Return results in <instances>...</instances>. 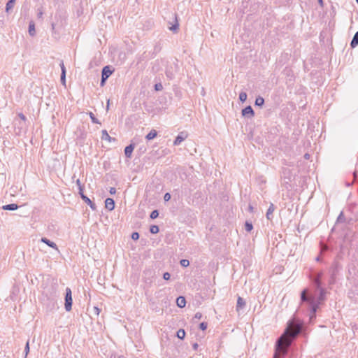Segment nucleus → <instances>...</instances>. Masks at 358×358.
<instances>
[{
    "mask_svg": "<svg viewBox=\"0 0 358 358\" xmlns=\"http://www.w3.org/2000/svg\"><path fill=\"white\" fill-rule=\"evenodd\" d=\"M301 325L294 321H289L285 332L278 339L275 345V353L273 358H278L279 355H285L291 345L292 340L300 333Z\"/></svg>",
    "mask_w": 358,
    "mask_h": 358,
    "instance_id": "f257e3e1",
    "label": "nucleus"
},
{
    "mask_svg": "<svg viewBox=\"0 0 358 358\" xmlns=\"http://www.w3.org/2000/svg\"><path fill=\"white\" fill-rule=\"evenodd\" d=\"M301 299L303 302H308L310 306V319L312 320L313 318L315 317V313L318 308L319 303L315 301L313 297L307 296V289L302 291L301 294Z\"/></svg>",
    "mask_w": 358,
    "mask_h": 358,
    "instance_id": "f03ea898",
    "label": "nucleus"
},
{
    "mask_svg": "<svg viewBox=\"0 0 358 358\" xmlns=\"http://www.w3.org/2000/svg\"><path fill=\"white\" fill-rule=\"evenodd\" d=\"M72 292L70 288L67 287L66 289V295H65V309L66 311H70L72 308Z\"/></svg>",
    "mask_w": 358,
    "mask_h": 358,
    "instance_id": "7ed1b4c3",
    "label": "nucleus"
},
{
    "mask_svg": "<svg viewBox=\"0 0 358 358\" xmlns=\"http://www.w3.org/2000/svg\"><path fill=\"white\" fill-rule=\"evenodd\" d=\"M112 71L110 70L108 66L103 67L102 70V76H101V85H103L106 80L112 74Z\"/></svg>",
    "mask_w": 358,
    "mask_h": 358,
    "instance_id": "20e7f679",
    "label": "nucleus"
},
{
    "mask_svg": "<svg viewBox=\"0 0 358 358\" xmlns=\"http://www.w3.org/2000/svg\"><path fill=\"white\" fill-rule=\"evenodd\" d=\"M241 114L243 117L252 118L255 115L253 109L250 106H248L243 108L241 111Z\"/></svg>",
    "mask_w": 358,
    "mask_h": 358,
    "instance_id": "39448f33",
    "label": "nucleus"
},
{
    "mask_svg": "<svg viewBox=\"0 0 358 358\" xmlns=\"http://www.w3.org/2000/svg\"><path fill=\"white\" fill-rule=\"evenodd\" d=\"M187 137V135L186 134H185L184 132L180 133L176 138V139L173 142V145H180Z\"/></svg>",
    "mask_w": 358,
    "mask_h": 358,
    "instance_id": "423d86ee",
    "label": "nucleus"
},
{
    "mask_svg": "<svg viewBox=\"0 0 358 358\" xmlns=\"http://www.w3.org/2000/svg\"><path fill=\"white\" fill-rule=\"evenodd\" d=\"M105 207L108 210H113L115 208V201L111 198H107L105 201Z\"/></svg>",
    "mask_w": 358,
    "mask_h": 358,
    "instance_id": "0eeeda50",
    "label": "nucleus"
},
{
    "mask_svg": "<svg viewBox=\"0 0 358 358\" xmlns=\"http://www.w3.org/2000/svg\"><path fill=\"white\" fill-rule=\"evenodd\" d=\"M41 241L44 243H45L46 245H48L49 247L53 248V249H55L56 250H58V248L56 245V243H55L54 242L50 241L49 239H48L47 238H41Z\"/></svg>",
    "mask_w": 358,
    "mask_h": 358,
    "instance_id": "6e6552de",
    "label": "nucleus"
},
{
    "mask_svg": "<svg viewBox=\"0 0 358 358\" xmlns=\"http://www.w3.org/2000/svg\"><path fill=\"white\" fill-rule=\"evenodd\" d=\"M275 210V207H274V205L271 203L269 206V208H268L267 210V212H266V218L268 220H271L272 218H273V211Z\"/></svg>",
    "mask_w": 358,
    "mask_h": 358,
    "instance_id": "1a4fd4ad",
    "label": "nucleus"
},
{
    "mask_svg": "<svg viewBox=\"0 0 358 358\" xmlns=\"http://www.w3.org/2000/svg\"><path fill=\"white\" fill-rule=\"evenodd\" d=\"M134 149V145L133 144H130L129 145L127 146L124 149L125 156L128 158H130L131 157V154H132Z\"/></svg>",
    "mask_w": 358,
    "mask_h": 358,
    "instance_id": "9d476101",
    "label": "nucleus"
},
{
    "mask_svg": "<svg viewBox=\"0 0 358 358\" xmlns=\"http://www.w3.org/2000/svg\"><path fill=\"white\" fill-rule=\"evenodd\" d=\"M101 139L103 141H107L108 142H111L112 141H115V139L111 138L109 134H108L106 130H103L101 131Z\"/></svg>",
    "mask_w": 358,
    "mask_h": 358,
    "instance_id": "9b49d317",
    "label": "nucleus"
},
{
    "mask_svg": "<svg viewBox=\"0 0 358 358\" xmlns=\"http://www.w3.org/2000/svg\"><path fill=\"white\" fill-rule=\"evenodd\" d=\"M82 199L86 203H87L92 210H95L96 209L95 204L87 196H85V194H82Z\"/></svg>",
    "mask_w": 358,
    "mask_h": 358,
    "instance_id": "f8f14e48",
    "label": "nucleus"
},
{
    "mask_svg": "<svg viewBox=\"0 0 358 358\" xmlns=\"http://www.w3.org/2000/svg\"><path fill=\"white\" fill-rule=\"evenodd\" d=\"M245 305V302L244 299L241 297H238L237 299V304H236V310L239 311L241 308H243Z\"/></svg>",
    "mask_w": 358,
    "mask_h": 358,
    "instance_id": "ddd939ff",
    "label": "nucleus"
},
{
    "mask_svg": "<svg viewBox=\"0 0 358 358\" xmlns=\"http://www.w3.org/2000/svg\"><path fill=\"white\" fill-rule=\"evenodd\" d=\"M176 303L177 306L180 308H183L185 306L186 304V300L185 298L183 296H179L176 299Z\"/></svg>",
    "mask_w": 358,
    "mask_h": 358,
    "instance_id": "4468645a",
    "label": "nucleus"
},
{
    "mask_svg": "<svg viewBox=\"0 0 358 358\" xmlns=\"http://www.w3.org/2000/svg\"><path fill=\"white\" fill-rule=\"evenodd\" d=\"M18 206L15 203H10L3 206L2 208L6 210H15L18 208Z\"/></svg>",
    "mask_w": 358,
    "mask_h": 358,
    "instance_id": "2eb2a0df",
    "label": "nucleus"
},
{
    "mask_svg": "<svg viewBox=\"0 0 358 358\" xmlns=\"http://www.w3.org/2000/svg\"><path fill=\"white\" fill-rule=\"evenodd\" d=\"M357 45H358V31L355 34V35L352 38V40L351 41V43H350V46L352 48H355Z\"/></svg>",
    "mask_w": 358,
    "mask_h": 358,
    "instance_id": "dca6fc26",
    "label": "nucleus"
},
{
    "mask_svg": "<svg viewBox=\"0 0 358 358\" xmlns=\"http://www.w3.org/2000/svg\"><path fill=\"white\" fill-rule=\"evenodd\" d=\"M157 131L155 129H152L145 136L147 140H152L157 136Z\"/></svg>",
    "mask_w": 358,
    "mask_h": 358,
    "instance_id": "f3484780",
    "label": "nucleus"
},
{
    "mask_svg": "<svg viewBox=\"0 0 358 358\" xmlns=\"http://www.w3.org/2000/svg\"><path fill=\"white\" fill-rule=\"evenodd\" d=\"M29 34L32 36L36 34L35 24L33 22H30L29 24Z\"/></svg>",
    "mask_w": 358,
    "mask_h": 358,
    "instance_id": "a211bd4d",
    "label": "nucleus"
},
{
    "mask_svg": "<svg viewBox=\"0 0 358 358\" xmlns=\"http://www.w3.org/2000/svg\"><path fill=\"white\" fill-rule=\"evenodd\" d=\"M322 273H320L317 274V277H315V278L313 280V282L317 288L320 287V285H321L320 278L322 277Z\"/></svg>",
    "mask_w": 358,
    "mask_h": 358,
    "instance_id": "6ab92c4d",
    "label": "nucleus"
},
{
    "mask_svg": "<svg viewBox=\"0 0 358 358\" xmlns=\"http://www.w3.org/2000/svg\"><path fill=\"white\" fill-rule=\"evenodd\" d=\"M264 103V99L262 96H258L255 100V105L257 106H262Z\"/></svg>",
    "mask_w": 358,
    "mask_h": 358,
    "instance_id": "aec40b11",
    "label": "nucleus"
},
{
    "mask_svg": "<svg viewBox=\"0 0 358 358\" xmlns=\"http://www.w3.org/2000/svg\"><path fill=\"white\" fill-rule=\"evenodd\" d=\"M185 336V331L184 329H179L178 331H177V337L180 339H183Z\"/></svg>",
    "mask_w": 358,
    "mask_h": 358,
    "instance_id": "412c9836",
    "label": "nucleus"
},
{
    "mask_svg": "<svg viewBox=\"0 0 358 358\" xmlns=\"http://www.w3.org/2000/svg\"><path fill=\"white\" fill-rule=\"evenodd\" d=\"M14 5H15V3L13 2V1L9 0L6 6V11L9 12V10L13 8Z\"/></svg>",
    "mask_w": 358,
    "mask_h": 358,
    "instance_id": "4be33fe9",
    "label": "nucleus"
},
{
    "mask_svg": "<svg viewBox=\"0 0 358 358\" xmlns=\"http://www.w3.org/2000/svg\"><path fill=\"white\" fill-rule=\"evenodd\" d=\"M89 115L90 117V119L92 120V122L93 123H95V124H101L100 122L98 120V119H96L94 116V115L93 114V113L92 112H90L89 113Z\"/></svg>",
    "mask_w": 358,
    "mask_h": 358,
    "instance_id": "5701e85b",
    "label": "nucleus"
},
{
    "mask_svg": "<svg viewBox=\"0 0 358 358\" xmlns=\"http://www.w3.org/2000/svg\"><path fill=\"white\" fill-rule=\"evenodd\" d=\"M159 227L157 225H152L150 229V231L152 234H157L159 232Z\"/></svg>",
    "mask_w": 358,
    "mask_h": 358,
    "instance_id": "b1692460",
    "label": "nucleus"
},
{
    "mask_svg": "<svg viewBox=\"0 0 358 358\" xmlns=\"http://www.w3.org/2000/svg\"><path fill=\"white\" fill-rule=\"evenodd\" d=\"M239 99L241 101L244 102L247 99V94L244 92H241L239 94Z\"/></svg>",
    "mask_w": 358,
    "mask_h": 358,
    "instance_id": "393cba45",
    "label": "nucleus"
},
{
    "mask_svg": "<svg viewBox=\"0 0 358 358\" xmlns=\"http://www.w3.org/2000/svg\"><path fill=\"white\" fill-rule=\"evenodd\" d=\"M253 229V227H252V224L251 222H246L245 224V229L250 232L252 231V229Z\"/></svg>",
    "mask_w": 358,
    "mask_h": 358,
    "instance_id": "a878e982",
    "label": "nucleus"
},
{
    "mask_svg": "<svg viewBox=\"0 0 358 358\" xmlns=\"http://www.w3.org/2000/svg\"><path fill=\"white\" fill-rule=\"evenodd\" d=\"M324 294H325V292L323 289H320V296L318 297V301H317V303H320L321 301H322L324 298Z\"/></svg>",
    "mask_w": 358,
    "mask_h": 358,
    "instance_id": "bb28decb",
    "label": "nucleus"
},
{
    "mask_svg": "<svg viewBox=\"0 0 358 358\" xmlns=\"http://www.w3.org/2000/svg\"><path fill=\"white\" fill-rule=\"evenodd\" d=\"M158 215H159L158 210H155L151 212L150 217L151 219H155V218H157L158 217Z\"/></svg>",
    "mask_w": 358,
    "mask_h": 358,
    "instance_id": "cd10ccee",
    "label": "nucleus"
},
{
    "mask_svg": "<svg viewBox=\"0 0 358 358\" xmlns=\"http://www.w3.org/2000/svg\"><path fill=\"white\" fill-rule=\"evenodd\" d=\"M180 265L183 267H187L189 265V262L188 259H182L180 262Z\"/></svg>",
    "mask_w": 358,
    "mask_h": 358,
    "instance_id": "c85d7f7f",
    "label": "nucleus"
},
{
    "mask_svg": "<svg viewBox=\"0 0 358 358\" xmlns=\"http://www.w3.org/2000/svg\"><path fill=\"white\" fill-rule=\"evenodd\" d=\"M176 24L169 27V29L173 31H176L178 29L179 24L178 23L176 17Z\"/></svg>",
    "mask_w": 358,
    "mask_h": 358,
    "instance_id": "c756f323",
    "label": "nucleus"
},
{
    "mask_svg": "<svg viewBox=\"0 0 358 358\" xmlns=\"http://www.w3.org/2000/svg\"><path fill=\"white\" fill-rule=\"evenodd\" d=\"M61 82L63 85H65L66 82V71H62L61 73Z\"/></svg>",
    "mask_w": 358,
    "mask_h": 358,
    "instance_id": "7c9ffc66",
    "label": "nucleus"
},
{
    "mask_svg": "<svg viewBox=\"0 0 358 358\" xmlns=\"http://www.w3.org/2000/svg\"><path fill=\"white\" fill-rule=\"evenodd\" d=\"M207 323L206 322H201L199 325V327L201 330L204 331L207 329Z\"/></svg>",
    "mask_w": 358,
    "mask_h": 358,
    "instance_id": "2f4dec72",
    "label": "nucleus"
},
{
    "mask_svg": "<svg viewBox=\"0 0 358 358\" xmlns=\"http://www.w3.org/2000/svg\"><path fill=\"white\" fill-rule=\"evenodd\" d=\"M25 356H27L29 352V341L27 342L25 348H24Z\"/></svg>",
    "mask_w": 358,
    "mask_h": 358,
    "instance_id": "473e14b6",
    "label": "nucleus"
},
{
    "mask_svg": "<svg viewBox=\"0 0 358 358\" xmlns=\"http://www.w3.org/2000/svg\"><path fill=\"white\" fill-rule=\"evenodd\" d=\"M138 238H139V234H138V233H137V232H134V233H132V234H131V238H132L133 240H138Z\"/></svg>",
    "mask_w": 358,
    "mask_h": 358,
    "instance_id": "72a5a7b5",
    "label": "nucleus"
},
{
    "mask_svg": "<svg viewBox=\"0 0 358 358\" xmlns=\"http://www.w3.org/2000/svg\"><path fill=\"white\" fill-rule=\"evenodd\" d=\"M171 275L169 273L166 272L163 274V278L166 280H168L170 279Z\"/></svg>",
    "mask_w": 358,
    "mask_h": 358,
    "instance_id": "f704fd0d",
    "label": "nucleus"
},
{
    "mask_svg": "<svg viewBox=\"0 0 358 358\" xmlns=\"http://www.w3.org/2000/svg\"><path fill=\"white\" fill-rule=\"evenodd\" d=\"M155 88L157 91L162 90V85L161 83H157L155 85Z\"/></svg>",
    "mask_w": 358,
    "mask_h": 358,
    "instance_id": "c9c22d12",
    "label": "nucleus"
},
{
    "mask_svg": "<svg viewBox=\"0 0 358 358\" xmlns=\"http://www.w3.org/2000/svg\"><path fill=\"white\" fill-rule=\"evenodd\" d=\"M171 199V194L169 193H166L164 196V199L166 201H168Z\"/></svg>",
    "mask_w": 358,
    "mask_h": 358,
    "instance_id": "e433bc0d",
    "label": "nucleus"
},
{
    "mask_svg": "<svg viewBox=\"0 0 358 358\" xmlns=\"http://www.w3.org/2000/svg\"><path fill=\"white\" fill-rule=\"evenodd\" d=\"M202 317V314L199 312L196 313L194 315V319L200 320Z\"/></svg>",
    "mask_w": 358,
    "mask_h": 358,
    "instance_id": "4c0bfd02",
    "label": "nucleus"
},
{
    "mask_svg": "<svg viewBox=\"0 0 358 358\" xmlns=\"http://www.w3.org/2000/svg\"><path fill=\"white\" fill-rule=\"evenodd\" d=\"M109 192L110 194H115L116 193V189L115 187H110Z\"/></svg>",
    "mask_w": 358,
    "mask_h": 358,
    "instance_id": "58836bf2",
    "label": "nucleus"
},
{
    "mask_svg": "<svg viewBox=\"0 0 358 358\" xmlns=\"http://www.w3.org/2000/svg\"><path fill=\"white\" fill-rule=\"evenodd\" d=\"M76 185H78V188L83 187V186L81 184V182L79 179L76 180Z\"/></svg>",
    "mask_w": 358,
    "mask_h": 358,
    "instance_id": "ea45409f",
    "label": "nucleus"
},
{
    "mask_svg": "<svg viewBox=\"0 0 358 358\" xmlns=\"http://www.w3.org/2000/svg\"><path fill=\"white\" fill-rule=\"evenodd\" d=\"M18 115L22 120L25 121L26 117L22 113H20Z\"/></svg>",
    "mask_w": 358,
    "mask_h": 358,
    "instance_id": "a19ab883",
    "label": "nucleus"
},
{
    "mask_svg": "<svg viewBox=\"0 0 358 358\" xmlns=\"http://www.w3.org/2000/svg\"><path fill=\"white\" fill-rule=\"evenodd\" d=\"M78 189H79V194L80 195V197L82 198V194H83V187L78 188Z\"/></svg>",
    "mask_w": 358,
    "mask_h": 358,
    "instance_id": "79ce46f5",
    "label": "nucleus"
},
{
    "mask_svg": "<svg viewBox=\"0 0 358 358\" xmlns=\"http://www.w3.org/2000/svg\"><path fill=\"white\" fill-rule=\"evenodd\" d=\"M52 33H54V34L56 33L55 25L54 23L52 24Z\"/></svg>",
    "mask_w": 358,
    "mask_h": 358,
    "instance_id": "37998d69",
    "label": "nucleus"
},
{
    "mask_svg": "<svg viewBox=\"0 0 358 358\" xmlns=\"http://www.w3.org/2000/svg\"><path fill=\"white\" fill-rule=\"evenodd\" d=\"M94 312L96 313V315L99 314L100 310H99V309L97 307H94Z\"/></svg>",
    "mask_w": 358,
    "mask_h": 358,
    "instance_id": "c03bdc74",
    "label": "nucleus"
},
{
    "mask_svg": "<svg viewBox=\"0 0 358 358\" xmlns=\"http://www.w3.org/2000/svg\"><path fill=\"white\" fill-rule=\"evenodd\" d=\"M192 347H193V349L196 350H197L199 345L195 343L193 344Z\"/></svg>",
    "mask_w": 358,
    "mask_h": 358,
    "instance_id": "a18cd8bd",
    "label": "nucleus"
},
{
    "mask_svg": "<svg viewBox=\"0 0 358 358\" xmlns=\"http://www.w3.org/2000/svg\"><path fill=\"white\" fill-rule=\"evenodd\" d=\"M60 66H61L62 71H66L65 66H64V64H63V63H62V64H60Z\"/></svg>",
    "mask_w": 358,
    "mask_h": 358,
    "instance_id": "49530a36",
    "label": "nucleus"
},
{
    "mask_svg": "<svg viewBox=\"0 0 358 358\" xmlns=\"http://www.w3.org/2000/svg\"><path fill=\"white\" fill-rule=\"evenodd\" d=\"M166 75L168 77H169L170 78H173V75L172 73H171L169 71H166Z\"/></svg>",
    "mask_w": 358,
    "mask_h": 358,
    "instance_id": "de8ad7c7",
    "label": "nucleus"
},
{
    "mask_svg": "<svg viewBox=\"0 0 358 358\" xmlns=\"http://www.w3.org/2000/svg\"><path fill=\"white\" fill-rule=\"evenodd\" d=\"M327 250V247L326 245L322 246V252H324Z\"/></svg>",
    "mask_w": 358,
    "mask_h": 358,
    "instance_id": "09e8293b",
    "label": "nucleus"
},
{
    "mask_svg": "<svg viewBox=\"0 0 358 358\" xmlns=\"http://www.w3.org/2000/svg\"><path fill=\"white\" fill-rule=\"evenodd\" d=\"M304 158L306 159H308L310 158V155L306 153L304 155Z\"/></svg>",
    "mask_w": 358,
    "mask_h": 358,
    "instance_id": "8fccbe9b",
    "label": "nucleus"
},
{
    "mask_svg": "<svg viewBox=\"0 0 358 358\" xmlns=\"http://www.w3.org/2000/svg\"><path fill=\"white\" fill-rule=\"evenodd\" d=\"M248 210H249L250 212H252L253 211V207L251 205H250L249 207H248Z\"/></svg>",
    "mask_w": 358,
    "mask_h": 358,
    "instance_id": "3c124183",
    "label": "nucleus"
},
{
    "mask_svg": "<svg viewBox=\"0 0 358 358\" xmlns=\"http://www.w3.org/2000/svg\"><path fill=\"white\" fill-rule=\"evenodd\" d=\"M109 104H110V101L108 100V102H107V106H106V110H109Z\"/></svg>",
    "mask_w": 358,
    "mask_h": 358,
    "instance_id": "603ef678",
    "label": "nucleus"
},
{
    "mask_svg": "<svg viewBox=\"0 0 358 358\" xmlns=\"http://www.w3.org/2000/svg\"><path fill=\"white\" fill-rule=\"evenodd\" d=\"M42 15H43V12L42 11L38 12V17H41Z\"/></svg>",
    "mask_w": 358,
    "mask_h": 358,
    "instance_id": "864d4df0",
    "label": "nucleus"
},
{
    "mask_svg": "<svg viewBox=\"0 0 358 358\" xmlns=\"http://www.w3.org/2000/svg\"><path fill=\"white\" fill-rule=\"evenodd\" d=\"M318 3L322 6L323 5V1L322 0H318Z\"/></svg>",
    "mask_w": 358,
    "mask_h": 358,
    "instance_id": "5fc2aeb1",
    "label": "nucleus"
},
{
    "mask_svg": "<svg viewBox=\"0 0 358 358\" xmlns=\"http://www.w3.org/2000/svg\"><path fill=\"white\" fill-rule=\"evenodd\" d=\"M320 257H317L316 258V261H317V262H318V261H320Z\"/></svg>",
    "mask_w": 358,
    "mask_h": 358,
    "instance_id": "6e6d98bb",
    "label": "nucleus"
},
{
    "mask_svg": "<svg viewBox=\"0 0 358 358\" xmlns=\"http://www.w3.org/2000/svg\"><path fill=\"white\" fill-rule=\"evenodd\" d=\"M356 1L358 3V0H356Z\"/></svg>",
    "mask_w": 358,
    "mask_h": 358,
    "instance_id": "4d7b16f0",
    "label": "nucleus"
},
{
    "mask_svg": "<svg viewBox=\"0 0 358 358\" xmlns=\"http://www.w3.org/2000/svg\"><path fill=\"white\" fill-rule=\"evenodd\" d=\"M119 358H122V357H119Z\"/></svg>",
    "mask_w": 358,
    "mask_h": 358,
    "instance_id": "13d9d810",
    "label": "nucleus"
}]
</instances>
